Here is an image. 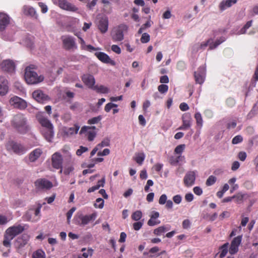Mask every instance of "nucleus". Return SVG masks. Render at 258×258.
Listing matches in <instances>:
<instances>
[{
	"label": "nucleus",
	"mask_w": 258,
	"mask_h": 258,
	"mask_svg": "<svg viewBox=\"0 0 258 258\" xmlns=\"http://www.w3.org/2000/svg\"><path fill=\"white\" fill-rule=\"evenodd\" d=\"M94 206L96 208H103L104 206V200L101 198L97 199Z\"/></svg>",
	"instance_id": "obj_42"
},
{
	"label": "nucleus",
	"mask_w": 258,
	"mask_h": 258,
	"mask_svg": "<svg viewBox=\"0 0 258 258\" xmlns=\"http://www.w3.org/2000/svg\"><path fill=\"white\" fill-rule=\"evenodd\" d=\"M96 217L97 214L95 213L85 216L80 215L78 217L75 218V223L77 225L84 226L87 225L90 222L94 221Z\"/></svg>",
	"instance_id": "obj_7"
},
{
	"label": "nucleus",
	"mask_w": 258,
	"mask_h": 258,
	"mask_svg": "<svg viewBox=\"0 0 258 258\" xmlns=\"http://www.w3.org/2000/svg\"><path fill=\"white\" fill-rule=\"evenodd\" d=\"M244 195L242 193L239 192L236 195L233 196V199L235 200V202L237 203H240L242 202L244 197Z\"/></svg>",
	"instance_id": "obj_40"
},
{
	"label": "nucleus",
	"mask_w": 258,
	"mask_h": 258,
	"mask_svg": "<svg viewBox=\"0 0 258 258\" xmlns=\"http://www.w3.org/2000/svg\"><path fill=\"white\" fill-rule=\"evenodd\" d=\"M6 148L9 152H14L20 155L24 154L27 151L26 148L24 146L12 141L7 142Z\"/></svg>",
	"instance_id": "obj_6"
},
{
	"label": "nucleus",
	"mask_w": 258,
	"mask_h": 258,
	"mask_svg": "<svg viewBox=\"0 0 258 258\" xmlns=\"http://www.w3.org/2000/svg\"><path fill=\"white\" fill-rule=\"evenodd\" d=\"M95 54L96 57L103 62L110 63L112 66L115 64V61L111 60L109 56L104 52H97Z\"/></svg>",
	"instance_id": "obj_24"
},
{
	"label": "nucleus",
	"mask_w": 258,
	"mask_h": 258,
	"mask_svg": "<svg viewBox=\"0 0 258 258\" xmlns=\"http://www.w3.org/2000/svg\"><path fill=\"white\" fill-rule=\"evenodd\" d=\"M197 172L196 171H189L185 174L183 178L185 186L190 187L195 184Z\"/></svg>",
	"instance_id": "obj_15"
},
{
	"label": "nucleus",
	"mask_w": 258,
	"mask_h": 258,
	"mask_svg": "<svg viewBox=\"0 0 258 258\" xmlns=\"http://www.w3.org/2000/svg\"><path fill=\"white\" fill-rule=\"evenodd\" d=\"M195 118L196 120L197 126H199L200 128H201L203 126V121L201 113L200 112H197L195 114Z\"/></svg>",
	"instance_id": "obj_37"
},
{
	"label": "nucleus",
	"mask_w": 258,
	"mask_h": 258,
	"mask_svg": "<svg viewBox=\"0 0 258 258\" xmlns=\"http://www.w3.org/2000/svg\"><path fill=\"white\" fill-rule=\"evenodd\" d=\"M238 158L239 159L242 161H244L246 158V153L245 152H240L238 154Z\"/></svg>",
	"instance_id": "obj_62"
},
{
	"label": "nucleus",
	"mask_w": 258,
	"mask_h": 258,
	"mask_svg": "<svg viewBox=\"0 0 258 258\" xmlns=\"http://www.w3.org/2000/svg\"><path fill=\"white\" fill-rule=\"evenodd\" d=\"M24 230V228L21 225H14L9 227L5 232V239L3 244L6 247H10L11 241L17 235L21 233Z\"/></svg>",
	"instance_id": "obj_2"
},
{
	"label": "nucleus",
	"mask_w": 258,
	"mask_h": 258,
	"mask_svg": "<svg viewBox=\"0 0 258 258\" xmlns=\"http://www.w3.org/2000/svg\"><path fill=\"white\" fill-rule=\"evenodd\" d=\"M95 130L96 127L94 126H85L81 128L80 133L85 134L88 140L89 141H92L96 135V132L95 131Z\"/></svg>",
	"instance_id": "obj_14"
},
{
	"label": "nucleus",
	"mask_w": 258,
	"mask_h": 258,
	"mask_svg": "<svg viewBox=\"0 0 258 258\" xmlns=\"http://www.w3.org/2000/svg\"><path fill=\"white\" fill-rule=\"evenodd\" d=\"M82 81L89 88L93 89L95 86V80L94 77L90 74H85L82 77Z\"/></svg>",
	"instance_id": "obj_21"
},
{
	"label": "nucleus",
	"mask_w": 258,
	"mask_h": 258,
	"mask_svg": "<svg viewBox=\"0 0 258 258\" xmlns=\"http://www.w3.org/2000/svg\"><path fill=\"white\" fill-rule=\"evenodd\" d=\"M192 118L189 113H185L182 116V124L178 130L185 131L189 129L191 126Z\"/></svg>",
	"instance_id": "obj_16"
},
{
	"label": "nucleus",
	"mask_w": 258,
	"mask_h": 258,
	"mask_svg": "<svg viewBox=\"0 0 258 258\" xmlns=\"http://www.w3.org/2000/svg\"><path fill=\"white\" fill-rule=\"evenodd\" d=\"M24 78L28 84H36L42 82L44 77L38 76L37 73L30 67H27L25 70Z\"/></svg>",
	"instance_id": "obj_4"
},
{
	"label": "nucleus",
	"mask_w": 258,
	"mask_h": 258,
	"mask_svg": "<svg viewBox=\"0 0 258 258\" xmlns=\"http://www.w3.org/2000/svg\"><path fill=\"white\" fill-rule=\"evenodd\" d=\"M225 40V38L221 37L219 39L214 42L213 39H209L206 41L203 42L201 43H198L192 46V51L197 52L199 50H204L206 47L209 45L210 49H213L216 48L219 45Z\"/></svg>",
	"instance_id": "obj_3"
},
{
	"label": "nucleus",
	"mask_w": 258,
	"mask_h": 258,
	"mask_svg": "<svg viewBox=\"0 0 258 258\" xmlns=\"http://www.w3.org/2000/svg\"><path fill=\"white\" fill-rule=\"evenodd\" d=\"M143 226V223L141 222H137L133 224V228L135 230H139Z\"/></svg>",
	"instance_id": "obj_61"
},
{
	"label": "nucleus",
	"mask_w": 258,
	"mask_h": 258,
	"mask_svg": "<svg viewBox=\"0 0 258 258\" xmlns=\"http://www.w3.org/2000/svg\"><path fill=\"white\" fill-rule=\"evenodd\" d=\"M244 186L247 189H250L253 188V184L252 181L247 180L244 182Z\"/></svg>",
	"instance_id": "obj_58"
},
{
	"label": "nucleus",
	"mask_w": 258,
	"mask_h": 258,
	"mask_svg": "<svg viewBox=\"0 0 258 258\" xmlns=\"http://www.w3.org/2000/svg\"><path fill=\"white\" fill-rule=\"evenodd\" d=\"M104 183H105V178L103 177L101 180H100L98 181V183L96 185L89 188L88 189V192H93V191L98 189L100 188V187L104 186Z\"/></svg>",
	"instance_id": "obj_32"
},
{
	"label": "nucleus",
	"mask_w": 258,
	"mask_h": 258,
	"mask_svg": "<svg viewBox=\"0 0 258 258\" xmlns=\"http://www.w3.org/2000/svg\"><path fill=\"white\" fill-rule=\"evenodd\" d=\"M216 181V178L214 176H210L206 181V185L210 186L213 185Z\"/></svg>",
	"instance_id": "obj_45"
},
{
	"label": "nucleus",
	"mask_w": 258,
	"mask_h": 258,
	"mask_svg": "<svg viewBox=\"0 0 258 258\" xmlns=\"http://www.w3.org/2000/svg\"><path fill=\"white\" fill-rule=\"evenodd\" d=\"M117 107V104H114L112 103H108L107 104H106L105 108H104V110L106 112H108L110 111V110L113 107Z\"/></svg>",
	"instance_id": "obj_49"
},
{
	"label": "nucleus",
	"mask_w": 258,
	"mask_h": 258,
	"mask_svg": "<svg viewBox=\"0 0 258 258\" xmlns=\"http://www.w3.org/2000/svg\"><path fill=\"white\" fill-rule=\"evenodd\" d=\"M92 89L100 93L106 94L109 92V89L103 85L95 86Z\"/></svg>",
	"instance_id": "obj_33"
},
{
	"label": "nucleus",
	"mask_w": 258,
	"mask_h": 258,
	"mask_svg": "<svg viewBox=\"0 0 258 258\" xmlns=\"http://www.w3.org/2000/svg\"><path fill=\"white\" fill-rule=\"evenodd\" d=\"M142 217V213L140 211H136L132 215V218L135 221L139 220Z\"/></svg>",
	"instance_id": "obj_41"
},
{
	"label": "nucleus",
	"mask_w": 258,
	"mask_h": 258,
	"mask_svg": "<svg viewBox=\"0 0 258 258\" xmlns=\"http://www.w3.org/2000/svg\"><path fill=\"white\" fill-rule=\"evenodd\" d=\"M179 108L181 110L185 111L189 109V107L186 103L183 102L180 104Z\"/></svg>",
	"instance_id": "obj_63"
},
{
	"label": "nucleus",
	"mask_w": 258,
	"mask_h": 258,
	"mask_svg": "<svg viewBox=\"0 0 258 258\" xmlns=\"http://www.w3.org/2000/svg\"><path fill=\"white\" fill-rule=\"evenodd\" d=\"M194 192L198 196H201L203 193L202 189L199 186H196L193 189Z\"/></svg>",
	"instance_id": "obj_59"
},
{
	"label": "nucleus",
	"mask_w": 258,
	"mask_h": 258,
	"mask_svg": "<svg viewBox=\"0 0 258 258\" xmlns=\"http://www.w3.org/2000/svg\"><path fill=\"white\" fill-rule=\"evenodd\" d=\"M168 89V87L167 85L162 84L158 86V90L161 93H166Z\"/></svg>",
	"instance_id": "obj_48"
},
{
	"label": "nucleus",
	"mask_w": 258,
	"mask_h": 258,
	"mask_svg": "<svg viewBox=\"0 0 258 258\" xmlns=\"http://www.w3.org/2000/svg\"><path fill=\"white\" fill-rule=\"evenodd\" d=\"M98 28L102 33H105L108 30V21L106 18H101L98 23Z\"/></svg>",
	"instance_id": "obj_27"
},
{
	"label": "nucleus",
	"mask_w": 258,
	"mask_h": 258,
	"mask_svg": "<svg viewBox=\"0 0 258 258\" xmlns=\"http://www.w3.org/2000/svg\"><path fill=\"white\" fill-rule=\"evenodd\" d=\"M14 87L16 89H17L18 90H19L20 92H23L24 91V89L22 84L18 82H16L14 84Z\"/></svg>",
	"instance_id": "obj_54"
},
{
	"label": "nucleus",
	"mask_w": 258,
	"mask_h": 258,
	"mask_svg": "<svg viewBox=\"0 0 258 258\" xmlns=\"http://www.w3.org/2000/svg\"><path fill=\"white\" fill-rule=\"evenodd\" d=\"M32 97L37 102L41 103H44L49 100V96L39 89L35 90L32 93Z\"/></svg>",
	"instance_id": "obj_13"
},
{
	"label": "nucleus",
	"mask_w": 258,
	"mask_h": 258,
	"mask_svg": "<svg viewBox=\"0 0 258 258\" xmlns=\"http://www.w3.org/2000/svg\"><path fill=\"white\" fill-rule=\"evenodd\" d=\"M236 3L237 0H223L219 4V8L221 11H223Z\"/></svg>",
	"instance_id": "obj_30"
},
{
	"label": "nucleus",
	"mask_w": 258,
	"mask_h": 258,
	"mask_svg": "<svg viewBox=\"0 0 258 258\" xmlns=\"http://www.w3.org/2000/svg\"><path fill=\"white\" fill-rule=\"evenodd\" d=\"M185 199L188 202H190L194 200V195L191 193L186 194L185 196Z\"/></svg>",
	"instance_id": "obj_64"
},
{
	"label": "nucleus",
	"mask_w": 258,
	"mask_h": 258,
	"mask_svg": "<svg viewBox=\"0 0 258 258\" xmlns=\"http://www.w3.org/2000/svg\"><path fill=\"white\" fill-rule=\"evenodd\" d=\"M54 4L57 5L61 9L71 12H77L78 8L67 0H52Z\"/></svg>",
	"instance_id": "obj_9"
},
{
	"label": "nucleus",
	"mask_w": 258,
	"mask_h": 258,
	"mask_svg": "<svg viewBox=\"0 0 258 258\" xmlns=\"http://www.w3.org/2000/svg\"><path fill=\"white\" fill-rule=\"evenodd\" d=\"M79 128L78 125H75L71 127H63L62 128V132L64 136L69 137L77 134Z\"/></svg>",
	"instance_id": "obj_26"
},
{
	"label": "nucleus",
	"mask_w": 258,
	"mask_h": 258,
	"mask_svg": "<svg viewBox=\"0 0 258 258\" xmlns=\"http://www.w3.org/2000/svg\"><path fill=\"white\" fill-rule=\"evenodd\" d=\"M36 118L42 126V129H47L53 127L50 120L44 115V113L39 112L36 114Z\"/></svg>",
	"instance_id": "obj_12"
},
{
	"label": "nucleus",
	"mask_w": 258,
	"mask_h": 258,
	"mask_svg": "<svg viewBox=\"0 0 258 258\" xmlns=\"http://www.w3.org/2000/svg\"><path fill=\"white\" fill-rule=\"evenodd\" d=\"M101 119L102 117L101 116L94 117L89 119L88 120V123L90 124H97L101 120Z\"/></svg>",
	"instance_id": "obj_43"
},
{
	"label": "nucleus",
	"mask_w": 258,
	"mask_h": 258,
	"mask_svg": "<svg viewBox=\"0 0 258 258\" xmlns=\"http://www.w3.org/2000/svg\"><path fill=\"white\" fill-rule=\"evenodd\" d=\"M63 47L67 50L77 48V45L74 37L69 35L62 36L61 38Z\"/></svg>",
	"instance_id": "obj_11"
},
{
	"label": "nucleus",
	"mask_w": 258,
	"mask_h": 258,
	"mask_svg": "<svg viewBox=\"0 0 258 258\" xmlns=\"http://www.w3.org/2000/svg\"><path fill=\"white\" fill-rule=\"evenodd\" d=\"M12 124L19 132L24 134L29 129L27 124V120L23 114H18L15 115L12 120Z\"/></svg>",
	"instance_id": "obj_1"
},
{
	"label": "nucleus",
	"mask_w": 258,
	"mask_h": 258,
	"mask_svg": "<svg viewBox=\"0 0 258 258\" xmlns=\"http://www.w3.org/2000/svg\"><path fill=\"white\" fill-rule=\"evenodd\" d=\"M40 207L35 209H30L24 216V218L27 221L32 222L37 221L40 217Z\"/></svg>",
	"instance_id": "obj_10"
},
{
	"label": "nucleus",
	"mask_w": 258,
	"mask_h": 258,
	"mask_svg": "<svg viewBox=\"0 0 258 258\" xmlns=\"http://www.w3.org/2000/svg\"><path fill=\"white\" fill-rule=\"evenodd\" d=\"M76 210V208L75 207H73L72 208H71L67 213V220H68V223L69 224L70 222V219L72 216V215L73 214V213Z\"/></svg>",
	"instance_id": "obj_52"
},
{
	"label": "nucleus",
	"mask_w": 258,
	"mask_h": 258,
	"mask_svg": "<svg viewBox=\"0 0 258 258\" xmlns=\"http://www.w3.org/2000/svg\"><path fill=\"white\" fill-rule=\"evenodd\" d=\"M206 75V69L204 67L199 68L197 72L195 73V78L197 83L202 84L205 79Z\"/></svg>",
	"instance_id": "obj_20"
},
{
	"label": "nucleus",
	"mask_w": 258,
	"mask_h": 258,
	"mask_svg": "<svg viewBox=\"0 0 258 258\" xmlns=\"http://www.w3.org/2000/svg\"><path fill=\"white\" fill-rule=\"evenodd\" d=\"M128 30V26L125 24H121L114 27L111 31L112 39L115 42L121 41L124 39V33Z\"/></svg>",
	"instance_id": "obj_5"
},
{
	"label": "nucleus",
	"mask_w": 258,
	"mask_h": 258,
	"mask_svg": "<svg viewBox=\"0 0 258 258\" xmlns=\"http://www.w3.org/2000/svg\"><path fill=\"white\" fill-rule=\"evenodd\" d=\"M10 22L9 16L4 13H0V31H3L8 26Z\"/></svg>",
	"instance_id": "obj_22"
},
{
	"label": "nucleus",
	"mask_w": 258,
	"mask_h": 258,
	"mask_svg": "<svg viewBox=\"0 0 258 258\" xmlns=\"http://www.w3.org/2000/svg\"><path fill=\"white\" fill-rule=\"evenodd\" d=\"M110 145V140L108 138H105L103 140V141L99 144H98L97 146V148L99 149H102L104 147L109 146Z\"/></svg>",
	"instance_id": "obj_38"
},
{
	"label": "nucleus",
	"mask_w": 258,
	"mask_h": 258,
	"mask_svg": "<svg viewBox=\"0 0 258 258\" xmlns=\"http://www.w3.org/2000/svg\"><path fill=\"white\" fill-rule=\"evenodd\" d=\"M38 5L41 8V12L42 13H46L47 12L48 8L46 5H45L43 3L39 2L38 3Z\"/></svg>",
	"instance_id": "obj_55"
},
{
	"label": "nucleus",
	"mask_w": 258,
	"mask_h": 258,
	"mask_svg": "<svg viewBox=\"0 0 258 258\" xmlns=\"http://www.w3.org/2000/svg\"><path fill=\"white\" fill-rule=\"evenodd\" d=\"M23 13L25 15L33 17L35 19L38 18V15L36 11L33 8L29 6H24L23 8Z\"/></svg>",
	"instance_id": "obj_28"
},
{
	"label": "nucleus",
	"mask_w": 258,
	"mask_h": 258,
	"mask_svg": "<svg viewBox=\"0 0 258 258\" xmlns=\"http://www.w3.org/2000/svg\"><path fill=\"white\" fill-rule=\"evenodd\" d=\"M150 36L148 33H144L142 34L141 38V41L142 43H147L150 41Z\"/></svg>",
	"instance_id": "obj_44"
},
{
	"label": "nucleus",
	"mask_w": 258,
	"mask_h": 258,
	"mask_svg": "<svg viewBox=\"0 0 258 258\" xmlns=\"http://www.w3.org/2000/svg\"><path fill=\"white\" fill-rule=\"evenodd\" d=\"M160 223V221L157 219H154L152 218H150L147 224L150 226H153L159 224Z\"/></svg>",
	"instance_id": "obj_47"
},
{
	"label": "nucleus",
	"mask_w": 258,
	"mask_h": 258,
	"mask_svg": "<svg viewBox=\"0 0 258 258\" xmlns=\"http://www.w3.org/2000/svg\"><path fill=\"white\" fill-rule=\"evenodd\" d=\"M242 240V236H238L232 240L229 248V253L231 254L236 253L238 250V246Z\"/></svg>",
	"instance_id": "obj_19"
},
{
	"label": "nucleus",
	"mask_w": 258,
	"mask_h": 258,
	"mask_svg": "<svg viewBox=\"0 0 258 258\" xmlns=\"http://www.w3.org/2000/svg\"><path fill=\"white\" fill-rule=\"evenodd\" d=\"M35 185L40 189H49L52 186V183L45 179H40L35 182Z\"/></svg>",
	"instance_id": "obj_23"
},
{
	"label": "nucleus",
	"mask_w": 258,
	"mask_h": 258,
	"mask_svg": "<svg viewBox=\"0 0 258 258\" xmlns=\"http://www.w3.org/2000/svg\"><path fill=\"white\" fill-rule=\"evenodd\" d=\"M229 243H226L224 244H223L221 247V252L220 254V257L221 258L224 257L227 254L228 252V247Z\"/></svg>",
	"instance_id": "obj_39"
},
{
	"label": "nucleus",
	"mask_w": 258,
	"mask_h": 258,
	"mask_svg": "<svg viewBox=\"0 0 258 258\" xmlns=\"http://www.w3.org/2000/svg\"><path fill=\"white\" fill-rule=\"evenodd\" d=\"M243 141V138L241 135L236 136L232 140V143L233 144H237L242 142Z\"/></svg>",
	"instance_id": "obj_46"
},
{
	"label": "nucleus",
	"mask_w": 258,
	"mask_h": 258,
	"mask_svg": "<svg viewBox=\"0 0 258 258\" xmlns=\"http://www.w3.org/2000/svg\"><path fill=\"white\" fill-rule=\"evenodd\" d=\"M41 133L45 139L49 142L52 141L54 136L53 127L47 129H42Z\"/></svg>",
	"instance_id": "obj_29"
},
{
	"label": "nucleus",
	"mask_w": 258,
	"mask_h": 258,
	"mask_svg": "<svg viewBox=\"0 0 258 258\" xmlns=\"http://www.w3.org/2000/svg\"><path fill=\"white\" fill-rule=\"evenodd\" d=\"M248 221L249 219L248 217L243 218L241 221V226L238 227V230L240 231L241 230V226H245Z\"/></svg>",
	"instance_id": "obj_53"
},
{
	"label": "nucleus",
	"mask_w": 258,
	"mask_h": 258,
	"mask_svg": "<svg viewBox=\"0 0 258 258\" xmlns=\"http://www.w3.org/2000/svg\"><path fill=\"white\" fill-rule=\"evenodd\" d=\"M111 50L117 54H120L121 53V49L117 45H112L111 46Z\"/></svg>",
	"instance_id": "obj_60"
},
{
	"label": "nucleus",
	"mask_w": 258,
	"mask_h": 258,
	"mask_svg": "<svg viewBox=\"0 0 258 258\" xmlns=\"http://www.w3.org/2000/svg\"><path fill=\"white\" fill-rule=\"evenodd\" d=\"M41 149L38 148L32 151L29 156V159L30 162H34L36 161L42 154Z\"/></svg>",
	"instance_id": "obj_31"
},
{
	"label": "nucleus",
	"mask_w": 258,
	"mask_h": 258,
	"mask_svg": "<svg viewBox=\"0 0 258 258\" xmlns=\"http://www.w3.org/2000/svg\"><path fill=\"white\" fill-rule=\"evenodd\" d=\"M52 166L55 169L62 168L63 158L58 152H55L51 157Z\"/></svg>",
	"instance_id": "obj_18"
},
{
	"label": "nucleus",
	"mask_w": 258,
	"mask_h": 258,
	"mask_svg": "<svg viewBox=\"0 0 258 258\" xmlns=\"http://www.w3.org/2000/svg\"><path fill=\"white\" fill-rule=\"evenodd\" d=\"M145 159V155L144 153H138L135 154L134 160L139 165H142Z\"/></svg>",
	"instance_id": "obj_34"
},
{
	"label": "nucleus",
	"mask_w": 258,
	"mask_h": 258,
	"mask_svg": "<svg viewBox=\"0 0 258 258\" xmlns=\"http://www.w3.org/2000/svg\"><path fill=\"white\" fill-rule=\"evenodd\" d=\"M16 64L14 61L11 59L4 60L1 64V69L5 72L13 73L15 70Z\"/></svg>",
	"instance_id": "obj_17"
},
{
	"label": "nucleus",
	"mask_w": 258,
	"mask_h": 258,
	"mask_svg": "<svg viewBox=\"0 0 258 258\" xmlns=\"http://www.w3.org/2000/svg\"><path fill=\"white\" fill-rule=\"evenodd\" d=\"M88 148L86 147L80 146V148L76 151V154L78 156H81L83 153L88 151Z\"/></svg>",
	"instance_id": "obj_50"
},
{
	"label": "nucleus",
	"mask_w": 258,
	"mask_h": 258,
	"mask_svg": "<svg viewBox=\"0 0 258 258\" xmlns=\"http://www.w3.org/2000/svg\"><path fill=\"white\" fill-rule=\"evenodd\" d=\"M9 90L8 82L2 76H0V95L4 96Z\"/></svg>",
	"instance_id": "obj_25"
},
{
	"label": "nucleus",
	"mask_w": 258,
	"mask_h": 258,
	"mask_svg": "<svg viewBox=\"0 0 258 258\" xmlns=\"http://www.w3.org/2000/svg\"><path fill=\"white\" fill-rule=\"evenodd\" d=\"M170 229V227H167L165 226H162L158 227L157 228L154 229V233L156 235H160L162 233L165 232L166 231L169 230Z\"/></svg>",
	"instance_id": "obj_35"
},
{
	"label": "nucleus",
	"mask_w": 258,
	"mask_h": 258,
	"mask_svg": "<svg viewBox=\"0 0 258 258\" xmlns=\"http://www.w3.org/2000/svg\"><path fill=\"white\" fill-rule=\"evenodd\" d=\"M92 26V23L91 22H85L83 26L82 27V30L84 32H86Z\"/></svg>",
	"instance_id": "obj_56"
},
{
	"label": "nucleus",
	"mask_w": 258,
	"mask_h": 258,
	"mask_svg": "<svg viewBox=\"0 0 258 258\" xmlns=\"http://www.w3.org/2000/svg\"><path fill=\"white\" fill-rule=\"evenodd\" d=\"M45 252L42 249H37L33 252L32 254L33 258H45Z\"/></svg>",
	"instance_id": "obj_36"
},
{
	"label": "nucleus",
	"mask_w": 258,
	"mask_h": 258,
	"mask_svg": "<svg viewBox=\"0 0 258 258\" xmlns=\"http://www.w3.org/2000/svg\"><path fill=\"white\" fill-rule=\"evenodd\" d=\"M10 105L15 108L24 110L27 107V102L17 96L12 97L9 100Z\"/></svg>",
	"instance_id": "obj_8"
},
{
	"label": "nucleus",
	"mask_w": 258,
	"mask_h": 258,
	"mask_svg": "<svg viewBox=\"0 0 258 258\" xmlns=\"http://www.w3.org/2000/svg\"><path fill=\"white\" fill-rule=\"evenodd\" d=\"M184 148V145H179L175 148L174 152L175 153L178 154H181L183 151Z\"/></svg>",
	"instance_id": "obj_51"
},
{
	"label": "nucleus",
	"mask_w": 258,
	"mask_h": 258,
	"mask_svg": "<svg viewBox=\"0 0 258 258\" xmlns=\"http://www.w3.org/2000/svg\"><path fill=\"white\" fill-rule=\"evenodd\" d=\"M166 201H167L166 195L165 194L162 195L159 198V203L160 205H164L165 204Z\"/></svg>",
	"instance_id": "obj_57"
}]
</instances>
